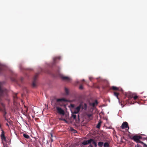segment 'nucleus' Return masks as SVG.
<instances>
[{
	"mask_svg": "<svg viewBox=\"0 0 147 147\" xmlns=\"http://www.w3.org/2000/svg\"><path fill=\"white\" fill-rule=\"evenodd\" d=\"M51 142H53V140L52 138H51Z\"/></svg>",
	"mask_w": 147,
	"mask_h": 147,
	"instance_id": "38",
	"label": "nucleus"
},
{
	"mask_svg": "<svg viewBox=\"0 0 147 147\" xmlns=\"http://www.w3.org/2000/svg\"><path fill=\"white\" fill-rule=\"evenodd\" d=\"M109 144L108 142H106L104 144V147H109Z\"/></svg>",
	"mask_w": 147,
	"mask_h": 147,
	"instance_id": "16",
	"label": "nucleus"
},
{
	"mask_svg": "<svg viewBox=\"0 0 147 147\" xmlns=\"http://www.w3.org/2000/svg\"><path fill=\"white\" fill-rule=\"evenodd\" d=\"M26 109V113H27L28 111V108H27Z\"/></svg>",
	"mask_w": 147,
	"mask_h": 147,
	"instance_id": "33",
	"label": "nucleus"
},
{
	"mask_svg": "<svg viewBox=\"0 0 147 147\" xmlns=\"http://www.w3.org/2000/svg\"><path fill=\"white\" fill-rule=\"evenodd\" d=\"M92 143L93 144H94V145L95 147H96L97 146L96 143L94 140L93 142H92Z\"/></svg>",
	"mask_w": 147,
	"mask_h": 147,
	"instance_id": "26",
	"label": "nucleus"
},
{
	"mask_svg": "<svg viewBox=\"0 0 147 147\" xmlns=\"http://www.w3.org/2000/svg\"><path fill=\"white\" fill-rule=\"evenodd\" d=\"M143 147H147V145H146V144H144Z\"/></svg>",
	"mask_w": 147,
	"mask_h": 147,
	"instance_id": "32",
	"label": "nucleus"
},
{
	"mask_svg": "<svg viewBox=\"0 0 147 147\" xmlns=\"http://www.w3.org/2000/svg\"><path fill=\"white\" fill-rule=\"evenodd\" d=\"M82 144L83 145H87L88 144V142L86 140H85L84 142H83Z\"/></svg>",
	"mask_w": 147,
	"mask_h": 147,
	"instance_id": "21",
	"label": "nucleus"
},
{
	"mask_svg": "<svg viewBox=\"0 0 147 147\" xmlns=\"http://www.w3.org/2000/svg\"><path fill=\"white\" fill-rule=\"evenodd\" d=\"M122 105V103H121V105Z\"/></svg>",
	"mask_w": 147,
	"mask_h": 147,
	"instance_id": "48",
	"label": "nucleus"
},
{
	"mask_svg": "<svg viewBox=\"0 0 147 147\" xmlns=\"http://www.w3.org/2000/svg\"><path fill=\"white\" fill-rule=\"evenodd\" d=\"M2 108H0V111H1L2 110Z\"/></svg>",
	"mask_w": 147,
	"mask_h": 147,
	"instance_id": "41",
	"label": "nucleus"
},
{
	"mask_svg": "<svg viewBox=\"0 0 147 147\" xmlns=\"http://www.w3.org/2000/svg\"><path fill=\"white\" fill-rule=\"evenodd\" d=\"M51 138H52V137H53V134L51 133Z\"/></svg>",
	"mask_w": 147,
	"mask_h": 147,
	"instance_id": "34",
	"label": "nucleus"
},
{
	"mask_svg": "<svg viewBox=\"0 0 147 147\" xmlns=\"http://www.w3.org/2000/svg\"><path fill=\"white\" fill-rule=\"evenodd\" d=\"M15 81V80L14 79L13 80V81Z\"/></svg>",
	"mask_w": 147,
	"mask_h": 147,
	"instance_id": "47",
	"label": "nucleus"
},
{
	"mask_svg": "<svg viewBox=\"0 0 147 147\" xmlns=\"http://www.w3.org/2000/svg\"><path fill=\"white\" fill-rule=\"evenodd\" d=\"M103 144V143L102 142H98V145L100 147L102 146Z\"/></svg>",
	"mask_w": 147,
	"mask_h": 147,
	"instance_id": "22",
	"label": "nucleus"
},
{
	"mask_svg": "<svg viewBox=\"0 0 147 147\" xmlns=\"http://www.w3.org/2000/svg\"><path fill=\"white\" fill-rule=\"evenodd\" d=\"M92 78H91V77H89V80H90V81H91V80H92Z\"/></svg>",
	"mask_w": 147,
	"mask_h": 147,
	"instance_id": "35",
	"label": "nucleus"
},
{
	"mask_svg": "<svg viewBox=\"0 0 147 147\" xmlns=\"http://www.w3.org/2000/svg\"><path fill=\"white\" fill-rule=\"evenodd\" d=\"M38 75V74H36L34 77L33 81L32 83V86L33 87H34L36 86V82Z\"/></svg>",
	"mask_w": 147,
	"mask_h": 147,
	"instance_id": "5",
	"label": "nucleus"
},
{
	"mask_svg": "<svg viewBox=\"0 0 147 147\" xmlns=\"http://www.w3.org/2000/svg\"><path fill=\"white\" fill-rule=\"evenodd\" d=\"M93 140H94L92 139H90V140H87L88 144H90L91 142L92 143Z\"/></svg>",
	"mask_w": 147,
	"mask_h": 147,
	"instance_id": "18",
	"label": "nucleus"
},
{
	"mask_svg": "<svg viewBox=\"0 0 147 147\" xmlns=\"http://www.w3.org/2000/svg\"><path fill=\"white\" fill-rule=\"evenodd\" d=\"M71 117L73 118L74 119H76V115L73 112L72 113Z\"/></svg>",
	"mask_w": 147,
	"mask_h": 147,
	"instance_id": "14",
	"label": "nucleus"
},
{
	"mask_svg": "<svg viewBox=\"0 0 147 147\" xmlns=\"http://www.w3.org/2000/svg\"><path fill=\"white\" fill-rule=\"evenodd\" d=\"M78 118H79V115H78Z\"/></svg>",
	"mask_w": 147,
	"mask_h": 147,
	"instance_id": "46",
	"label": "nucleus"
},
{
	"mask_svg": "<svg viewBox=\"0 0 147 147\" xmlns=\"http://www.w3.org/2000/svg\"><path fill=\"white\" fill-rule=\"evenodd\" d=\"M142 137L140 136L136 135L133 136L131 139L135 142H137L140 139H142Z\"/></svg>",
	"mask_w": 147,
	"mask_h": 147,
	"instance_id": "4",
	"label": "nucleus"
},
{
	"mask_svg": "<svg viewBox=\"0 0 147 147\" xmlns=\"http://www.w3.org/2000/svg\"><path fill=\"white\" fill-rule=\"evenodd\" d=\"M8 122L10 123V122H11V121L9 119H7V118H6V119H5Z\"/></svg>",
	"mask_w": 147,
	"mask_h": 147,
	"instance_id": "29",
	"label": "nucleus"
},
{
	"mask_svg": "<svg viewBox=\"0 0 147 147\" xmlns=\"http://www.w3.org/2000/svg\"><path fill=\"white\" fill-rule=\"evenodd\" d=\"M1 128V124L0 123V128Z\"/></svg>",
	"mask_w": 147,
	"mask_h": 147,
	"instance_id": "42",
	"label": "nucleus"
},
{
	"mask_svg": "<svg viewBox=\"0 0 147 147\" xmlns=\"http://www.w3.org/2000/svg\"><path fill=\"white\" fill-rule=\"evenodd\" d=\"M114 95L118 99V100H119V98L118 97V95H119V93L117 92H114Z\"/></svg>",
	"mask_w": 147,
	"mask_h": 147,
	"instance_id": "15",
	"label": "nucleus"
},
{
	"mask_svg": "<svg viewBox=\"0 0 147 147\" xmlns=\"http://www.w3.org/2000/svg\"><path fill=\"white\" fill-rule=\"evenodd\" d=\"M102 147V146H101V147Z\"/></svg>",
	"mask_w": 147,
	"mask_h": 147,
	"instance_id": "49",
	"label": "nucleus"
},
{
	"mask_svg": "<svg viewBox=\"0 0 147 147\" xmlns=\"http://www.w3.org/2000/svg\"><path fill=\"white\" fill-rule=\"evenodd\" d=\"M137 143H139L141 144H143V146L144 145V144H145L143 142L141 141L140 140H139V141L137 142Z\"/></svg>",
	"mask_w": 147,
	"mask_h": 147,
	"instance_id": "28",
	"label": "nucleus"
},
{
	"mask_svg": "<svg viewBox=\"0 0 147 147\" xmlns=\"http://www.w3.org/2000/svg\"><path fill=\"white\" fill-rule=\"evenodd\" d=\"M1 139L2 143L3 144V147H9L8 145L11 143V140L9 138H6L5 136V132L4 131L1 130Z\"/></svg>",
	"mask_w": 147,
	"mask_h": 147,
	"instance_id": "3",
	"label": "nucleus"
},
{
	"mask_svg": "<svg viewBox=\"0 0 147 147\" xmlns=\"http://www.w3.org/2000/svg\"><path fill=\"white\" fill-rule=\"evenodd\" d=\"M92 115L91 114H87V116L89 118H90L92 116Z\"/></svg>",
	"mask_w": 147,
	"mask_h": 147,
	"instance_id": "27",
	"label": "nucleus"
},
{
	"mask_svg": "<svg viewBox=\"0 0 147 147\" xmlns=\"http://www.w3.org/2000/svg\"><path fill=\"white\" fill-rule=\"evenodd\" d=\"M101 124V122H99L96 126V127L98 128H99L100 127Z\"/></svg>",
	"mask_w": 147,
	"mask_h": 147,
	"instance_id": "24",
	"label": "nucleus"
},
{
	"mask_svg": "<svg viewBox=\"0 0 147 147\" xmlns=\"http://www.w3.org/2000/svg\"><path fill=\"white\" fill-rule=\"evenodd\" d=\"M97 104L98 102L97 100H96L94 102L92 103V105L93 107H94L96 105H97Z\"/></svg>",
	"mask_w": 147,
	"mask_h": 147,
	"instance_id": "20",
	"label": "nucleus"
},
{
	"mask_svg": "<svg viewBox=\"0 0 147 147\" xmlns=\"http://www.w3.org/2000/svg\"><path fill=\"white\" fill-rule=\"evenodd\" d=\"M17 94H15L13 96V101L14 102H16V100L17 99Z\"/></svg>",
	"mask_w": 147,
	"mask_h": 147,
	"instance_id": "12",
	"label": "nucleus"
},
{
	"mask_svg": "<svg viewBox=\"0 0 147 147\" xmlns=\"http://www.w3.org/2000/svg\"><path fill=\"white\" fill-rule=\"evenodd\" d=\"M6 125L7 126H9V125L7 123H6Z\"/></svg>",
	"mask_w": 147,
	"mask_h": 147,
	"instance_id": "37",
	"label": "nucleus"
},
{
	"mask_svg": "<svg viewBox=\"0 0 147 147\" xmlns=\"http://www.w3.org/2000/svg\"><path fill=\"white\" fill-rule=\"evenodd\" d=\"M61 77L63 80L67 82H70L71 80V78L68 77L62 76H61Z\"/></svg>",
	"mask_w": 147,
	"mask_h": 147,
	"instance_id": "8",
	"label": "nucleus"
},
{
	"mask_svg": "<svg viewBox=\"0 0 147 147\" xmlns=\"http://www.w3.org/2000/svg\"><path fill=\"white\" fill-rule=\"evenodd\" d=\"M7 90L6 89L2 88L0 86V104L3 108L1 111L3 113V117L5 119H6V114L7 112L6 111L5 106L4 104L2 102V98L4 97L5 94H7Z\"/></svg>",
	"mask_w": 147,
	"mask_h": 147,
	"instance_id": "1",
	"label": "nucleus"
},
{
	"mask_svg": "<svg viewBox=\"0 0 147 147\" xmlns=\"http://www.w3.org/2000/svg\"><path fill=\"white\" fill-rule=\"evenodd\" d=\"M121 127L122 129L127 128L128 129L129 127L128 123L125 121L123 122L121 125Z\"/></svg>",
	"mask_w": 147,
	"mask_h": 147,
	"instance_id": "6",
	"label": "nucleus"
},
{
	"mask_svg": "<svg viewBox=\"0 0 147 147\" xmlns=\"http://www.w3.org/2000/svg\"><path fill=\"white\" fill-rule=\"evenodd\" d=\"M135 147H142L139 144H138L137 145H136Z\"/></svg>",
	"mask_w": 147,
	"mask_h": 147,
	"instance_id": "30",
	"label": "nucleus"
},
{
	"mask_svg": "<svg viewBox=\"0 0 147 147\" xmlns=\"http://www.w3.org/2000/svg\"><path fill=\"white\" fill-rule=\"evenodd\" d=\"M60 59V57H55L53 59V61L54 63L56 62V61L57 60H59Z\"/></svg>",
	"mask_w": 147,
	"mask_h": 147,
	"instance_id": "13",
	"label": "nucleus"
},
{
	"mask_svg": "<svg viewBox=\"0 0 147 147\" xmlns=\"http://www.w3.org/2000/svg\"><path fill=\"white\" fill-rule=\"evenodd\" d=\"M25 90H26V92H28V91H27V89L26 88H25Z\"/></svg>",
	"mask_w": 147,
	"mask_h": 147,
	"instance_id": "36",
	"label": "nucleus"
},
{
	"mask_svg": "<svg viewBox=\"0 0 147 147\" xmlns=\"http://www.w3.org/2000/svg\"><path fill=\"white\" fill-rule=\"evenodd\" d=\"M79 88L80 89H83V87L82 85H80V86Z\"/></svg>",
	"mask_w": 147,
	"mask_h": 147,
	"instance_id": "31",
	"label": "nucleus"
},
{
	"mask_svg": "<svg viewBox=\"0 0 147 147\" xmlns=\"http://www.w3.org/2000/svg\"><path fill=\"white\" fill-rule=\"evenodd\" d=\"M65 91L66 94H68L69 93L68 90L67 88H65Z\"/></svg>",
	"mask_w": 147,
	"mask_h": 147,
	"instance_id": "25",
	"label": "nucleus"
},
{
	"mask_svg": "<svg viewBox=\"0 0 147 147\" xmlns=\"http://www.w3.org/2000/svg\"><path fill=\"white\" fill-rule=\"evenodd\" d=\"M130 98H133L134 100H136L137 99V98H138V96L136 95L134 96L133 95H132L130 97Z\"/></svg>",
	"mask_w": 147,
	"mask_h": 147,
	"instance_id": "17",
	"label": "nucleus"
},
{
	"mask_svg": "<svg viewBox=\"0 0 147 147\" xmlns=\"http://www.w3.org/2000/svg\"><path fill=\"white\" fill-rule=\"evenodd\" d=\"M111 89L114 91H120L122 90L121 89H120L119 88L115 86H113L111 87Z\"/></svg>",
	"mask_w": 147,
	"mask_h": 147,
	"instance_id": "10",
	"label": "nucleus"
},
{
	"mask_svg": "<svg viewBox=\"0 0 147 147\" xmlns=\"http://www.w3.org/2000/svg\"><path fill=\"white\" fill-rule=\"evenodd\" d=\"M79 105H80V108L82 110H86L87 109V105L86 103H81Z\"/></svg>",
	"mask_w": 147,
	"mask_h": 147,
	"instance_id": "7",
	"label": "nucleus"
},
{
	"mask_svg": "<svg viewBox=\"0 0 147 147\" xmlns=\"http://www.w3.org/2000/svg\"><path fill=\"white\" fill-rule=\"evenodd\" d=\"M4 67L0 63V73L4 70Z\"/></svg>",
	"mask_w": 147,
	"mask_h": 147,
	"instance_id": "11",
	"label": "nucleus"
},
{
	"mask_svg": "<svg viewBox=\"0 0 147 147\" xmlns=\"http://www.w3.org/2000/svg\"><path fill=\"white\" fill-rule=\"evenodd\" d=\"M90 147H92V145H91V144H90Z\"/></svg>",
	"mask_w": 147,
	"mask_h": 147,
	"instance_id": "40",
	"label": "nucleus"
},
{
	"mask_svg": "<svg viewBox=\"0 0 147 147\" xmlns=\"http://www.w3.org/2000/svg\"><path fill=\"white\" fill-rule=\"evenodd\" d=\"M82 82L84 81V79H83V80H82Z\"/></svg>",
	"mask_w": 147,
	"mask_h": 147,
	"instance_id": "45",
	"label": "nucleus"
},
{
	"mask_svg": "<svg viewBox=\"0 0 147 147\" xmlns=\"http://www.w3.org/2000/svg\"><path fill=\"white\" fill-rule=\"evenodd\" d=\"M1 128V124L0 123V128Z\"/></svg>",
	"mask_w": 147,
	"mask_h": 147,
	"instance_id": "43",
	"label": "nucleus"
},
{
	"mask_svg": "<svg viewBox=\"0 0 147 147\" xmlns=\"http://www.w3.org/2000/svg\"><path fill=\"white\" fill-rule=\"evenodd\" d=\"M59 120H60L63 121H65V123H67V121L65 119L63 118H59Z\"/></svg>",
	"mask_w": 147,
	"mask_h": 147,
	"instance_id": "23",
	"label": "nucleus"
},
{
	"mask_svg": "<svg viewBox=\"0 0 147 147\" xmlns=\"http://www.w3.org/2000/svg\"><path fill=\"white\" fill-rule=\"evenodd\" d=\"M1 128V124L0 123V128Z\"/></svg>",
	"mask_w": 147,
	"mask_h": 147,
	"instance_id": "44",
	"label": "nucleus"
},
{
	"mask_svg": "<svg viewBox=\"0 0 147 147\" xmlns=\"http://www.w3.org/2000/svg\"><path fill=\"white\" fill-rule=\"evenodd\" d=\"M80 105H79L73 111L74 113L77 114L79 112L80 109Z\"/></svg>",
	"mask_w": 147,
	"mask_h": 147,
	"instance_id": "9",
	"label": "nucleus"
},
{
	"mask_svg": "<svg viewBox=\"0 0 147 147\" xmlns=\"http://www.w3.org/2000/svg\"><path fill=\"white\" fill-rule=\"evenodd\" d=\"M23 136L26 139H29L30 138V137L27 134H23Z\"/></svg>",
	"mask_w": 147,
	"mask_h": 147,
	"instance_id": "19",
	"label": "nucleus"
},
{
	"mask_svg": "<svg viewBox=\"0 0 147 147\" xmlns=\"http://www.w3.org/2000/svg\"><path fill=\"white\" fill-rule=\"evenodd\" d=\"M67 100L64 98L57 99L56 100V101L55 103V107L57 111V112L59 114L62 115H64L65 112L64 110L61 108L58 107V105H62V102H67Z\"/></svg>",
	"mask_w": 147,
	"mask_h": 147,
	"instance_id": "2",
	"label": "nucleus"
},
{
	"mask_svg": "<svg viewBox=\"0 0 147 147\" xmlns=\"http://www.w3.org/2000/svg\"><path fill=\"white\" fill-rule=\"evenodd\" d=\"M24 107L25 108H27V107L26 106H25V105H24Z\"/></svg>",
	"mask_w": 147,
	"mask_h": 147,
	"instance_id": "39",
	"label": "nucleus"
}]
</instances>
